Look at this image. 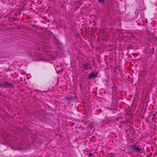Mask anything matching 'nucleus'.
<instances>
[{
	"instance_id": "nucleus-1",
	"label": "nucleus",
	"mask_w": 157,
	"mask_h": 157,
	"mask_svg": "<svg viewBox=\"0 0 157 157\" xmlns=\"http://www.w3.org/2000/svg\"><path fill=\"white\" fill-rule=\"evenodd\" d=\"M13 85L12 83L9 82H4L0 84V87L2 88H7L10 87H12Z\"/></svg>"
},
{
	"instance_id": "nucleus-2",
	"label": "nucleus",
	"mask_w": 157,
	"mask_h": 157,
	"mask_svg": "<svg viewBox=\"0 0 157 157\" xmlns=\"http://www.w3.org/2000/svg\"><path fill=\"white\" fill-rule=\"evenodd\" d=\"M132 147L133 150L136 152H140L141 151V150L139 147H136L134 145H132Z\"/></svg>"
},
{
	"instance_id": "nucleus-3",
	"label": "nucleus",
	"mask_w": 157,
	"mask_h": 157,
	"mask_svg": "<svg viewBox=\"0 0 157 157\" xmlns=\"http://www.w3.org/2000/svg\"><path fill=\"white\" fill-rule=\"evenodd\" d=\"M97 76L95 74L94 72L90 73L89 75V78H94L97 77Z\"/></svg>"
},
{
	"instance_id": "nucleus-4",
	"label": "nucleus",
	"mask_w": 157,
	"mask_h": 157,
	"mask_svg": "<svg viewBox=\"0 0 157 157\" xmlns=\"http://www.w3.org/2000/svg\"><path fill=\"white\" fill-rule=\"evenodd\" d=\"M90 66V64L89 63H87L84 64L83 65V67L85 69H88L89 68V67Z\"/></svg>"
},
{
	"instance_id": "nucleus-5",
	"label": "nucleus",
	"mask_w": 157,
	"mask_h": 157,
	"mask_svg": "<svg viewBox=\"0 0 157 157\" xmlns=\"http://www.w3.org/2000/svg\"><path fill=\"white\" fill-rule=\"evenodd\" d=\"M98 1V2L99 3H103L105 1V0H97Z\"/></svg>"
},
{
	"instance_id": "nucleus-6",
	"label": "nucleus",
	"mask_w": 157,
	"mask_h": 157,
	"mask_svg": "<svg viewBox=\"0 0 157 157\" xmlns=\"http://www.w3.org/2000/svg\"><path fill=\"white\" fill-rule=\"evenodd\" d=\"M65 99L67 101H70V98L68 97L65 98Z\"/></svg>"
},
{
	"instance_id": "nucleus-7",
	"label": "nucleus",
	"mask_w": 157,
	"mask_h": 157,
	"mask_svg": "<svg viewBox=\"0 0 157 157\" xmlns=\"http://www.w3.org/2000/svg\"><path fill=\"white\" fill-rule=\"evenodd\" d=\"M79 86L80 87L81 90H82V85L81 84H79Z\"/></svg>"
},
{
	"instance_id": "nucleus-8",
	"label": "nucleus",
	"mask_w": 157,
	"mask_h": 157,
	"mask_svg": "<svg viewBox=\"0 0 157 157\" xmlns=\"http://www.w3.org/2000/svg\"><path fill=\"white\" fill-rule=\"evenodd\" d=\"M92 154L91 153H90L89 154V155H88L89 156H91L92 155Z\"/></svg>"
}]
</instances>
